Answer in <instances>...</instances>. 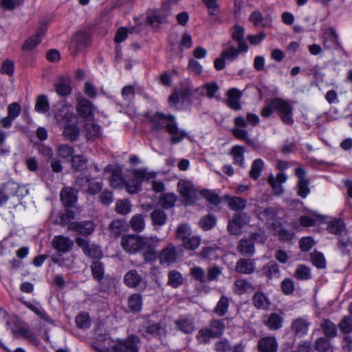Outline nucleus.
Instances as JSON below:
<instances>
[{
	"label": "nucleus",
	"instance_id": "1",
	"mask_svg": "<svg viewBox=\"0 0 352 352\" xmlns=\"http://www.w3.org/2000/svg\"><path fill=\"white\" fill-rule=\"evenodd\" d=\"M272 106L274 110H277L281 120L286 124L291 125L294 123L292 118L293 107L291 103L282 98H276L272 100Z\"/></svg>",
	"mask_w": 352,
	"mask_h": 352
},
{
	"label": "nucleus",
	"instance_id": "2",
	"mask_svg": "<svg viewBox=\"0 0 352 352\" xmlns=\"http://www.w3.org/2000/svg\"><path fill=\"white\" fill-rule=\"evenodd\" d=\"M146 239L135 234H127L122 237L121 245L123 249L131 254L136 253L145 248Z\"/></svg>",
	"mask_w": 352,
	"mask_h": 352
},
{
	"label": "nucleus",
	"instance_id": "3",
	"mask_svg": "<svg viewBox=\"0 0 352 352\" xmlns=\"http://www.w3.org/2000/svg\"><path fill=\"white\" fill-rule=\"evenodd\" d=\"M175 120L176 118L173 115H166L158 112L148 117L151 128L155 131L164 129L167 131L169 126H171Z\"/></svg>",
	"mask_w": 352,
	"mask_h": 352
},
{
	"label": "nucleus",
	"instance_id": "4",
	"mask_svg": "<svg viewBox=\"0 0 352 352\" xmlns=\"http://www.w3.org/2000/svg\"><path fill=\"white\" fill-rule=\"evenodd\" d=\"M177 188L186 203L192 204L195 202L197 193L191 182L184 179L179 180L177 184Z\"/></svg>",
	"mask_w": 352,
	"mask_h": 352
},
{
	"label": "nucleus",
	"instance_id": "5",
	"mask_svg": "<svg viewBox=\"0 0 352 352\" xmlns=\"http://www.w3.org/2000/svg\"><path fill=\"white\" fill-rule=\"evenodd\" d=\"M248 20L254 28H270L273 25V19L270 14L263 16L258 10H254L249 16Z\"/></svg>",
	"mask_w": 352,
	"mask_h": 352
},
{
	"label": "nucleus",
	"instance_id": "6",
	"mask_svg": "<svg viewBox=\"0 0 352 352\" xmlns=\"http://www.w3.org/2000/svg\"><path fill=\"white\" fill-rule=\"evenodd\" d=\"M311 322L305 317H298L292 321L290 329L292 333L298 338L305 336L310 328Z\"/></svg>",
	"mask_w": 352,
	"mask_h": 352
},
{
	"label": "nucleus",
	"instance_id": "7",
	"mask_svg": "<svg viewBox=\"0 0 352 352\" xmlns=\"http://www.w3.org/2000/svg\"><path fill=\"white\" fill-rule=\"evenodd\" d=\"M138 338L131 336L127 339L118 342L112 349L114 352H138Z\"/></svg>",
	"mask_w": 352,
	"mask_h": 352
},
{
	"label": "nucleus",
	"instance_id": "8",
	"mask_svg": "<svg viewBox=\"0 0 352 352\" xmlns=\"http://www.w3.org/2000/svg\"><path fill=\"white\" fill-rule=\"evenodd\" d=\"M76 243L82 248L85 254L89 257L99 258L102 256V251L96 245H90L87 239L81 237L76 239Z\"/></svg>",
	"mask_w": 352,
	"mask_h": 352
},
{
	"label": "nucleus",
	"instance_id": "9",
	"mask_svg": "<svg viewBox=\"0 0 352 352\" xmlns=\"http://www.w3.org/2000/svg\"><path fill=\"white\" fill-rule=\"evenodd\" d=\"M95 224L92 221L73 222L69 225V230L74 231L83 236L91 235L95 230Z\"/></svg>",
	"mask_w": 352,
	"mask_h": 352
},
{
	"label": "nucleus",
	"instance_id": "10",
	"mask_svg": "<svg viewBox=\"0 0 352 352\" xmlns=\"http://www.w3.org/2000/svg\"><path fill=\"white\" fill-rule=\"evenodd\" d=\"M104 171L106 173L108 172L111 173L109 182L112 188H119L124 186V182L123 177H122V170L120 167L109 165L105 168Z\"/></svg>",
	"mask_w": 352,
	"mask_h": 352
},
{
	"label": "nucleus",
	"instance_id": "11",
	"mask_svg": "<svg viewBox=\"0 0 352 352\" xmlns=\"http://www.w3.org/2000/svg\"><path fill=\"white\" fill-rule=\"evenodd\" d=\"M287 179V175L283 173H278L276 177L272 175L269 176L267 182L275 195L279 196L283 193L284 190L282 184L285 182Z\"/></svg>",
	"mask_w": 352,
	"mask_h": 352
},
{
	"label": "nucleus",
	"instance_id": "12",
	"mask_svg": "<svg viewBox=\"0 0 352 352\" xmlns=\"http://www.w3.org/2000/svg\"><path fill=\"white\" fill-rule=\"evenodd\" d=\"M52 243L54 249L63 253L69 252L74 245L72 240L63 235L55 236Z\"/></svg>",
	"mask_w": 352,
	"mask_h": 352
},
{
	"label": "nucleus",
	"instance_id": "13",
	"mask_svg": "<svg viewBox=\"0 0 352 352\" xmlns=\"http://www.w3.org/2000/svg\"><path fill=\"white\" fill-rule=\"evenodd\" d=\"M12 333L15 338L23 337L28 340L30 342H34L36 340L34 333L25 323H19L15 324L12 328Z\"/></svg>",
	"mask_w": 352,
	"mask_h": 352
},
{
	"label": "nucleus",
	"instance_id": "14",
	"mask_svg": "<svg viewBox=\"0 0 352 352\" xmlns=\"http://www.w3.org/2000/svg\"><path fill=\"white\" fill-rule=\"evenodd\" d=\"M160 263H166L170 265L175 263L177 260V252L175 246L169 243L166 248H164L159 255Z\"/></svg>",
	"mask_w": 352,
	"mask_h": 352
},
{
	"label": "nucleus",
	"instance_id": "15",
	"mask_svg": "<svg viewBox=\"0 0 352 352\" xmlns=\"http://www.w3.org/2000/svg\"><path fill=\"white\" fill-rule=\"evenodd\" d=\"M278 342L275 337H264L259 340L257 347L260 352H277Z\"/></svg>",
	"mask_w": 352,
	"mask_h": 352
},
{
	"label": "nucleus",
	"instance_id": "16",
	"mask_svg": "<svg viewBox=\"0 0 352 352\" xmlns=\"http://www.w3.org/2000/svg\"><path fill=\"white\" fill-rule=\"evenodd\" d=\"M256 265L253 260L250 258H240L237 261L235 270L239 274H251L254 273Z\"/></svg>",
	"mask_w": 352,
	"mask_h": 352
},
{
	"label": "nucleus",
	"instance_id": "17",
	"mask_svg": "<svg viewBox=\"0 0 352 352\" xmlns=\"http://www.w3.org/2000/svg\"><path fill=\"white\" fill-rule=\"evenodd\" d=\"M242 93L236 88H232L228 91L227 105L233 110L239 111L241 109L240 99Z\"/></svg>",
	"mask_w": 352,
	"mask_h": 352
},
{
	"label": "nucleus",
	"instance_id": "18",
	"mask_svg": "<svg viewBox=\"0 0 352 352\" xmlns=\"http://www.w3.org/2000/svg\"><path fill=\"white\" fill-rule=\"evenodd\" d=\"M237 250L243 256H252L255 252L254 237L241 239L237 246Z\"/></svg>",
	"mask_w": 352,
	"mask_h": 352
},
{
	"label": "nucleus",
	"instance_id": "19",
	"mask_svg": "<svg viewBox=\"0 0 352 352\" xmlns=\"http://www.w3.org/2000/svg\"><path fill=\"white\" fill-rule=\"evenodd\" d=\"M77 192L72 188H63L60 194V199L65 207L72 206L77 201Z\"/></svg>",
	"mask_w": 352,
	"mask_h": 352
},
{
	"label": "nucleus",
	"instance_id": "20",
	"mask_svg": "<svg viewBox=\"0 0 352 352\" xmlns=\"http://www.w3.org/2000/svg\"><path fill=\"white\" fill-rule=\"evenodd\" d=\"M92 34V30L89 28L79 30L73 35L72 42L74 44H89Z\"/></svg>",
	"mask_w": 352,
	"mask_h": 352
},
{
	"label": "nucleus",
	"instance_id": "21",
	"mask_svg": "<svg viewBox=\"0 0 352 352\" xmlns=\"http://www.w3.org/2000/svg\"><path fill=\"white\" fill-rule=\"evenodd\" d=\"M76 182L80 187L87 186V188H82L83 190L88 192L91 195H95L99 192L102 189V183L99 182H92L87 177L79 178Z\"/></svg>",
	"mask_w": 352,
	"mask_h": 352
},
{
	"label": "nucleus",
	"instance_id": "22",
	"mask_svg": "<svg viewBox=\"0 0 352 352\" xmlns=\"http://www.w3.org/2000/svg\"><path fill=\"white\" fill-rule=\"evenodd\" d=\"M258 216L261 221H266L269 225V228H271L272 223H276L277 212L275 208L272 207L260 208L258 210Z\"/></svg>",
	"mask_w": 352,
	"mask_h": 352
},
{
	"label": "nucleus",
	"instance_id": "23",
	"mask_svg": "<svg viewBox=\"0 0 352 352\" xmlns=\"http://www.w3.org/2000/svg\"><path fill=\"white\" fill-rule=\"evenodd\" d=\"M263 275L269 279L279 278L280 272L278 265L274 261H270L266 263L261 269Z\"/></svg>",
	"mask_w": 352,
	"mask_h": 352
},
{
	"label": "nucleus",
	"instance_id": "24",
	"mask_svg": "<svg viewBox=\"0 0 352 352\" xmlns=\"http://www.w3.org/2000/svg\"><path fill=\"white\" fill-rule=\"evenodd\" d=\"M150 217L153 226L162 227L168 220V217L164 210L161 208L154 209L150 214Z\"/></svg>",
	"mask_w": 352,
	"mask_h": 352
},
{
	"label": "nucleus",
	"instance_id": "25",
	"mask_svg": "<svg viewBox=\"0 0 352 352\" xmlns=\"http://www.w3.org/2000/svg\"><path fill=\"white\" fill-rule=\"evenodd\" d=\"M175 324L177 328L184 333L189 334L195 331V324L193 320L186 316L179 318Z\"/></svg>",
	"mask_w": 352,
	"mask_h": 352
},
{
	"label": "nucleus",
	"instance_id": "26",
	"mask_svg": "<svg viewBox=\"0 0 352 352\" xmlns=\"http://www.w3.org/2000/svg\"><path fill=\"white\" fill-rule=\"evenodd\" d=\"M166 16L160 13L158 10H148L146 12L145 23L151 27H153L155 24L159 25L164 23Z\"/></svg>",
	"mask_w": 352,
	"mask_h": 352
},
{
	"label": "nucleus",
	"instance_id": "27",
	"mask_svg": "<svg viewBox=\"0 0 352 352\" xmlns=\"http://www.w3.org/2000/svg\"><path fill=\"white\" fill-rule=\"evenodd\" d=\"M142 281V275L135 270H129L124 277V283L130 287H136Z\"/></svg>",
	"mask_w": 352,
	"mask_h": 352
},
{
	"label": "nucleus",
	"instance_id": "28",
	"mask_svg": "<svg viewBox=\"0 0 352 352\" xmlns=\"http://www.w3.org/2000/svg\"><path fill=\"white\" fill-rule=\"evenodd\" d=\"M167 132L171 135L170 142L172 144H177L181 142L187 135L185 131L181 130L178 128L176 120L173 123L171 126H169Z\"/></svg>",
	"mask_w": 352,
	"mask_h": 352
},
{
	"label": "nucleus",
	"instance_id": "29",
	"mask_svg": "<svg viewBox=\"0 0 352 352\" xmlns=\"http://www.w3.org/2000/svg\"><path fill=\"white\" fill-rule=\"evenodd\" d=\"M248 45H232L230 47L222 52V56L227 60H234L240 54L246 52Z\"/></svg>",
	"mask_w": 352,
	"mask_h": 352
},
{
	"label": "nucleus",
	"instance_id": "30",
	"mask_svg": "<svg viewBox=\"0 0 352 352\" xmlns=\"http://www.w3.org/2000/svg\"><path fill=\"white\" fill-rule=\"evenodd\" d=\"M24 305L42 320L50 324H54V320L49 316V315L39 304L35 305L31 302H25Z\"/></svg>",
	"mask_w": 352,
	"mask_h": 352
},
{
	"label": "nucleus",
	"instance_id": "31",
	"mask_svg": "<svg viewBox=\"0 0 352 352\" xmlns=\"http://www.w3.org/2000/svg\"><path fill=\"white\" fill-rule=\"evenodd\" d=\"M85 137L88 140H94L99 138L101 135L100 126L98 124L88 122L85 126Z\"/></svg>",
	"mask_w": 352,
	"mask_h": 352
},
{
	"label": "nucleus",
	"instance_id": "32",
	"mask_svg": "<svg viewBox=\"0 0 352 352\" xmlns=\"http://www.w3.org/2000/svg\"><path fill=\"white\" fill-rule=\"evenodd\" d=\"M234 285V292L239 295H241L247 292H251L254 290V286L245 279L236 280Z\"/></svg>",
	"mask_w": 352,
	"mask_h": 352
},
{
	"label": "nucleus",
	"instance_id": "33",
	"mask_svg": "<svg viewBox=\"0 0 352 352\" xmlns=\"http://www.w3.org/2000/svg\"><path fill=\"white\" fill-rule=\"evenodd\" d=\"M245 33L243 26L235 24L231 29V38L236 44H247L245 40Z\"/></svg>",
	"mask_w": 352,
	"mask_h": 352
},
{
	"label": "nucleus",
	"instance_id": "34",
	"mask_svg": "<svg viewBox=\"0 0 352 352\" xmlns=\"http://www.w3.org/2000/svg\"><path fill=\"white\" fill-rule=\"evenodd\" d=\"M76 108L78 113L82 117L89 118L92 115V104L87 99L79 100Z\"/></svg>",
	"mask_w": 352,
	"mask_h": 352
},
{
	"label": "nucleus",
	"instance_id": "35",
	"mask_svg": "<svg viewBox=\"0 0 352 352\" xmlns=\"http://www.w3.org/2000/svg\"><path fill=\"white\" fill-rule=\"evenodd\" d=\"M320 327L327 338H333L337 336V327L329 319H323Z\"/></svg>",
	"mask_w": 352,
	"mask_h": 352
},
{
	"label": "nucleus",
	"instance_id": "36",
	"mask_svg": "<svg viewBox=\"0 0 352 352\" xmlns=\"http://www.w3.org/2000/svg\"><path fill=\"white\" fill-rule=\"evenodd\" d=\"M283 318L276 313L271 314L265 322L266 326L271 330H277L282 327Z\"/></svg>",
	"mask_w": 352,
	"mask_h": 352
},
{
	"label": "nucleus",
	"instance_id": "37",
	"mask_svg": "<svg viewBox=\"0 0 352 352\" xmlns=\"http://www.w3.org/2000/svg\"><path fill=\"white\" fill-rule=\"evenodd\" d=\"M146 332L153 336L161 338L166 333V324L163 322L148 324L146 327Z\"/></svg>",
	"mask_w": 352,
	"mask_h": 352
},
{
	"label": "nucleus",
	"instance_id": "38",
	"mask_svg": "<svg viewBox=\"0 0 352 352\" xmlns=\"http://www.w3.org/2000/svg\"><path fill=\"white\" fill-rule=\"evenodd\" d=\"M177 196L173 193L162 194L159 199L160 206L164 209H170L175 206L177 201Z\"/></svg>",
	"mask_w": 352,
	"mask_h": 352
},
{
	"label": "nucleus",
	"instance_id": "39",
	"mask_svg": "<svg viewBox=\"0 0 352 352\" xmlns=\"http://www.w3.org/2000/svg\"><path fill=\"white\" fill-rule=\"evenodd\" d=\"M142 306V300L140 294H133L128 298V307L131 312L140 311Z\"/></svg>",
	"mask_w": 352,
	"mask_h": 352
},
{
	"label": "nucleus",
	"instance_id": "40",
	"mask_svg": "<svg viewBox=\"0 0 352 352\" xmlns=\"http://www.w3.org/2000/svg\"><path fill=\"white\" fill-rule=\"evenodd\" d=\"M274 232V234L278 236L281 241H289L292 239V235L288 230L283 228L280 223H272V228H270Z\"/></svg>",
	"mask_w": 352,
	"mask_h": 352
},
{
	"label": "nucleus",
	"instance_id": "41",
	"mask_svg": "<svg viewBox=\"0 0 352 352\" xmlns=\"http://www.w3.org/2000/svg\"><path fill=\"white\" fill-rule=\"evenodd\" d=\"M327 230L330 233L342 235L345 231V226L341 219H334L328 223Z\"/></svg>",
	"mask_w": 352,
	"mask_h": 352
},
{
	"label": "nucleus",
	"instance_id": "42",
	"mask_svg": "<svg viewBox=\"0 0 352 352\" xmlns=\"http://www.w3.org/2000/svg\"><path fill=\"white\" fill-rule=\"evenodd\" d=\"M168 285L177 288L182 285L184 282V278L182 274L176 270H170L168 275Z\"/></svg>",
	"mask_w": 352,
	"mask_h": 352
},
{
	"label": "nucleus",
	"instance_id": "43",
	"mask_svg": "<svg viewBox=\"0 0 352 352\" xmlns=\"http://www.w3.org/2000/svg\"><path fill=\"white\" fill-rule=\"evenodd\" d=\"M228 204L230 209L234 211L242 210L245 208L247 201L239 197H228Z\"/></svg>",
	"mask_w": 352,
	"mask_h": 352
},
{
	"label": "nucleus",
	"instance_id": "44",
	"mask_svg": "<svg viewBox=\"0 0 352 352\" xmlns=\"http://www.w3.org/2000/svg\"><path fill=\"white\" fill-rule=\"evenodd\" d=\"M254 305L259 309H265L269 306L267 298L261 292H256L252 298Z\"/></svg>",
	"mask_w": 352,
	"mask_h": 352
},
{
	"label": "nucleus",
	"instance_id": "45",
	"mask_svg": "<svg viewBox=\"0 0 352 352\" xmlns=\"http://www.w3.org/2000/svg\"><path fill=\"white\" fill-rule=\"evenodd\" d=\"M130 226L135 232H142L145 227L144 217L140 214L133 216L130 220Z\"/></svg>",
	"mask_w": 352,
	"mask_h": 352
},
{
	"label": "nucleus",
	"instance_id": "46",
	"mask_svg": "<svg viewBox=\"0 0 352 352\" xmlns=\"http://www.w3.org/2000/svg\"><path fill=\"white\" fill-rule=\"evenodd\" d=\"M244 149L241 146H234L232 147L230 151V155H232L234 160V164H238L240 166H243L244 157H243Z\"/></svg>",
	"mask_w": 352,
	"mask_h": 352
},
{
	"label": "nucleus",
	"instance_id": "47",
	"mask_svg": "<svg viewBox=\"0 0 352 352\" xmlns=\"http://www.w3.org/2000/svg\"><path fill=\"white\" fill-rule=\"evenodd\" d=\"M64 136L70 141H75L79 136V128L73 124H67L65 126L63 132Z\"/></svg>",
	"mask_w": 352,
	"mask_h": 352
},
{
	"label": "nucleus",
	"instance_id": "48",
	"mask_svg": "<svg viewBox=\"0 0 352 352\" xmlns=\"http://www.w3.org/2000/svg\"><path fill=\"white\" fill-rule=\"evenodd\" d=\"M230 301L228 298L222 296L214 309V312L219 316H223L228 312Z\"/></svg>",
	"mask_w": 352,
	"mask_h": 352
},
{
	"label": "nucleus",
	"instance_id": "49",
	"mask_svg": "<svg viewBox=\"0 0 352 352\" xmlns=\"http://www.w3.org/2000/svg\"><path fill=\"white\" fill-rule=\"evenodd\" d=\"M264 162L261 159L255 160L251 166L250 176L253 179H257L263 170Z\"/></svg>",
	"mask_w": 352,
	"mask_h": 352
},
{
	"label": "nucleus",
	"instance_id": "50",
	"mask_svg": "<svg viewBox=\"0 0 352 352\" xmlns=\"http://www.w3.org/2000/svg\"><path fill=\"white\" fill-rule=\"evenodd\" d=\"M50 109L49 102L47 96L40 95L36 98L35 110L38 113H46Z\"/></svg>",
	"mask_w": 352,
	"mask_h": 352
},
{
	"label": "nucleus",
	"instance_id": "51",
	"mask_svg": "<svg viewBox=\"0 0 352 352\" xmlns=\"http://www.w3.org/2000/svg\"><path fill=\"white\" fill-rule=\"evenodd\" d=\"M91 267L94 278L100 282L103 278L104 274L103 263L98 261H95L92 263Z\"/></svg>",
	"mask_w": 352,
	"mask_h": 352
},
{
	"label": "nucleus",
	"instance_id": "52",
	"mask_svg": "<svg viewBox=\"0 0 352 352\" xmlns=\"http://www.w3.org/2000/svg\"><path fill=\"white\" fill-rule=\"evenodd\" d=\"M323 44H340L338 36L333 28H329L324 30Z\"/></svg>",
	"mask_w": 352,
	"mask_h": 352
},
{
	"label": "nucleus",
	"instance_id": "53",
	"mask_svg": "<svg viewBox=\"0 0 352 352\" xmlns=\"http://www.w3.org/2000/svg\"><path fill=\"white\" fill-rule=\"evenodd\" d=\"M124 230V223L122 220L116 219L109 225V230L113 236H119Z\"/></svg>",
	"mask_w": 352,
	"mask_h": 352
},
{
	"label": "nucleus",
	"instance_id": "54",
	"mask_svg": "<svg viewBox=\"0 0 352 352\" xmlns=\"http://www.w3.org/2000/svg\"><path fill=\"white\" fill-rule=\"evenodd\" d=\"M218 1L219 0H202V3L206 6L210 16H214L219 13L220 7Z\"/></svg>",
	"mask_w": 352,
	"mask_h": 352
},
{
	"label": "nucleus",
	"instance_id": "55",
	"mask_svg": "<svg viewBox=\"0 0 352 352\" xmlns=\"http://www.w3.org/2000/svg\"><path fill=\"white\" fill-rule=\"evenodd\" d=\"M208 329L213 335V337L217 338L223 334L225 326L223 322L219 320H216L211 322Z\"/></svg>",
	"mask_w": 352,
	"mask_h": 352
},
{
	"label": "nucleus",
	"instance_id": "56",
	"mask_svg": "<svg viewBox=\"0 0 352 352\" xmlns=\"http://www.w3.org/2000/svg\"><path fill=\"white\" fill-rule=\"evenodd\" d=\"M191 234L189 226L187 224H180L177 228L176 237L184 242L191 236Z\"/></svg>",
	"mask_w": 352,
	"mask_h": 352
},
{
	"label": "nucleus",
	"instance_id": "57",
	"mask_svg": "<svg viewBox=\"0 0 352 352\" xmlns=\"http://www.w3.org/2000/svg\"><path fill=\"white\" fill-rule=\"evenodd\" d=\"M294 276L298 280H307L311 276L309 268L304 265L297 267Z\"/></svg>",
	"mask_w": 352,
	"mask_h": 352
},
{
	"label": "nucleus",
	"instance_id": "58",
	"mask_svg": "<svg viewBox=\"0 0 352 352\" xmlns=\"http://www.w3.org/2000/svg\"><path fill=\"white\" fill-rule=\"evenodd\" d=\"M47 31V24H42L36 30L35 36L30 41L25 40L23 44H40L41 38Z\"/></svg>",
	"mask_w": 352,
	"mask_h": 352
},
{
	"label": "nucleus",
	"instance_id": "59",
	"mask_svg": "<svg viewBox=\"0 0 352 352\" xmlns=\"http://www.w3.org/2000/svg\"><path fill=\"white\" fill-rule=\"evenodd\" d=\"M314 346L318 351L327 352L331 347L329 338L320 337L316 340Z\"/></svg>",
	"mask_w": 352,
	"mask_h": 352
},
{
	"label": "nucleus",
	"instance_id": "60",
	"mask_svg": "<svg viewBox=\"0 0 352 352\" xmlns=\"http://www.w3.org/2000/svg\"><path fill=\"white\" fill-rule=\"evenodd\" d=\"M200 194L212 204L218 205L221 201L218 195L213 191L204 189L200 191Z\"/></svg>",
	"mask_w": 352,
	"mask_h": 352
},
{
	"label": "nucleus",
	"instance_id": "61",
	"mask_svg": "<svg viewBox=\"0 0 352 352\" xmlns=\"http://www.w3.org/2000/svg\"><path fill=\"white\" fill-rule=\"evenodd\" d=\"M87 160L82 155H76L72 158V167L76 170H82L85 168Z\"/></svg>",
	"mask_w": 352,
	"mask_h": 352
},
{
	"label": "nucleus",
	"instance_id": "62",
	"mask_svg": "<svg viewBox=\"0 0 352 352\" xmlns=\"http://www.w3.org/2000/svg\"><path fill=\"white\" fill-rule=\"evenodd\" d=\"M197 339L201 344H207L210 342L212 338H214L211 332L206 329H200L197 334Z\"/></svg>",
	"mask_w": 352,
	"mask_h": 352
},
{
	"label": "nucleus",
	"instance_id": "63",
	"mask_svg": "<svg viewBox=\"0 0 352 352\" xmlns=\"http://www.w3.org/2000/svg\"><path fill=\"white\" fill-rule=\"evenodd\" d=\"M201 239L199 237L196 236H190L184 242H182V245L187 250H195L200 245Z\"/></svg>",
	"mask_w": 352,
	"mask_h": 352
},
{
	"label": "nucleus",
	"instance_id": "64",
	"mask_svg": "<svg viewBox=\"0 0 352 352\" xmlns=\"http://www.w3.org/2000/svg\"><path fill=\"white\" fill-rule=\"evenodd\" d=\"M340 331L344 333L352 332V320L350 317L344 316L338 324Z\"/></svg>",
	"mask_w": 352,
	"mask_h": 352
}]
</instances>
